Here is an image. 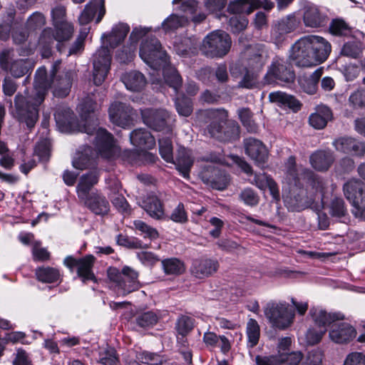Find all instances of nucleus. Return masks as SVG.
Here are the masks:
<instances>
[{
    "mask_svg": "<svg viewBox=\"0 0 365 365\" xmlns=\"http://www.w3.org/2000/svg\"><path fill=\"white\" fill-rule=\"evenodd\" d=\"M50 83L46 78L45 67L38 68L35 73L34 93L29 95L18 93L11 106V114L20 124L25 125L29 130H32L39 118V106L44 101L48 94Z\"/></svg>",
    "mask_w": 365,
    "mask_h": 365,
    "instance_id": "obj_1",
    "label": "nucleus"
},
{
    "mask_svg": "<svg viewBox=\"0 0 365 365\" xmlns=\"http://www.w3.org/2000/svg\"><path fill=\"white\" fill-rule=\"evenodd\" d=\"M331 51V44L324 38L309 35L292 46L290 57L299 67H311L325 61Z\"/></svg>",
    "mask_w": 365,
    "mask_h": 365,
    "instance_id": "obj_2",
    "label": "nucleus"
},
{
    "mask_svg": "<svg viewBox=\"0 0 365 365\" xmlns=\"http://www.w3.org/2000/svg\"><path fill=\"white\" fill-rule=\"evenodd\" d=\"M81 115L83 119L80 125V131L88 135L96 134L95 144L98 153L104 158H109L114 154L113 135L106 129L98 128V123L93 115L97 108L96 103L88 96L79 105Z\"/></svg>",
    "mask_w": 365,
    "mask_h": 365,
    "instance_id": "obj_3",
    "label": "nucleus"
},
{
    "mask_svg": "<svg viewBox=\"0 0 365 365\" xmlns=\"http://www.w3.org/2000/svg\"><path fill=\"white\" fill-rule=\"evenodd\" d=\"M207 115L212 120L207 127L212 138L222 142L232 141L239 138V126L234 122H227L225 110H210L207 112Z\"/></svg>",
    "mask_w": 365,
    "mask_h": 365,
    "instance_id": "obj_4",
    "label": "nucleus"
},
{
    "mask_svg": "<svg viewBox=\"0 0 365 365\" xmlns=\"http://www.w3.org/2000/svg\"><path fill=\"white\" fill-rule=\"evenodd\" d=\"M109 280L115 284L118 294L126 296L138 290L140 283L138 272L133 268L124 266L121 270L110 267L107 270Z\"/></svg>",
    "mask_w": 365,
    "mask_h": 365,
    "instance_id": "obj_5",
    "label": "nucleus"
},
{
    "mask_svg": "<svg viewBox=\"0 0 365 365\" xmlns=\"http://www.w3.org/2000/svg\"><path fill=\"white\" fill-rule=\"evenodd\" d=\"M231 38L228 34L221 30H216L208 34L202 40L200 51L209 58H222L230 50Z\"/></svg>",
    "mask_w": 365,
    "mask_h": 365,
    "instance_id": "obj_6",
    "label": "nucleus"
},
{
    "mask_svg": "<svg viewBox=\"0 0 365 365\" xmlns=\"http://www.w3.org/2000/svg\"><path fill=\"white\" fill-rule=\"evenodd\" d=\"M139 54L142 60L154 72L161 70V66L168 64V56L162 49L161 43L155 37L144 40L140 47Z\"/></svg>",
    "mask_w": 365,
    "mask_h": 365,
    "instance_id": "obj_7",
    "label": "nucleus"
},
{
    "mask_svg": "<svg viewBox=\"0 0 365 365\" xmlns=\"http://www.w3.org/2000/svg\"><path fill=\"white\" fill-rule=\"evenodd\" d=\"M264 313L272 326L279 329L290 326L294 316L286 302H269L266 304Z\"/></svg>",
    "mask_w": 365,
    "mask_h": 365,
    "instance_id": "obj_8",
    "label": "nucleus"
},
{
    "mask_svg": "<svg viewBox=\"0 0 365 365\" xmlns=\"http://www.w3.org/2000/svg\"><path fill=\"white\" fill-rule=\"evenodd\" d=\"M343 190L354 208V215L365 220V184L359 179H351L344 185Z\"/></svg>",
    "mask_w": 365,
    "mask_h": 365,
    "instance_id": "obj_9",
    "label": "nucleus"
},
{
    "mask_svg": "<svg viewBox=\"0 0 365 365\" xmlns=\"http://www.w3.org/2000/svg\"><path fill=\"white\" fill-rule=\"evenodd\" d=\"M287 177L294 181L297 186H300V180L302 179L317 192L322 191L324 183L322 180L312 170L307 168L297 169L296 160L294 156H290L286 163Z\"/></svg>",
    "mask_w": 365,
    "mask_h": 365,
    "instance_id": "obj_10",
    "label": "nucleus"
},
{
    "mask_svg": "<svg viewBox=\"0 0 365 365\" xmlns=\"http://www.w3.org/2000/svg\"><path fill=\"white\" fill-rule=\"evenodd\" d=\"M295 74L292 64L287 60L276 56L264 76V84L269 85L277 81L284 83L293 82Z\"/></svg>",
    "mask_w": 365,
    "mask_h": 365,
    "instance_id": "obj_11",
    "label": "nucleus"
},
{
    "mask_svg": "<svg viewBox=\"0 0 365 365\" xmlns=\"http://www.w3.org/2000/svg\"><path fill=\"white\" fill-rule=\"evenodd\" d=\"M111 53L107 46H101L93 56V78L95 85L100 86L105 81L110 70Z\"/></svg>",
    "mask_w": 365,
    "mask_h": 365,
    "instance_id": "obj_12",
    "label": "nucleus"
},
{
    "mask_svg": "<svg viewBox=\"0 0 365 365\" xmlns=\"http://www.w3.org/2000/svg\"><path fill=\"white\" fill-rule=\"evenodd\" d=\"M143 123L151 129L156 131L170 132L168 120L169 113L163 109L145 108L140 110Z\"/></svg>",
    "mask_w": 365,
    "mask_h": 365,
    "instance_id": "obj_13",
    "label": "nucleus"
},
{
    "mask_svg": "<svg viewBox=\"0 0 365 365\" xmlns=\"http://www.w3.org/2000/svg\"><path fill=\"white\" fill-rule=\"evenodd\" d=\"M59 64L60 61H56L52 66V70L51 71V76L49 78L46 75V78L50 83V87L48 88V91L53 85V96L56 97L64 98L68 95L71 91L73 73L71 71H68L61 76H56L57 67L59 66Z\"/></svg>",
    "mask_w": 365,
    "mask_h": 365,
    "instance_id": "obj_14",
    "label": "nucleus"
},
{
    "mask_svg": "<svg viewBox=\"0 0 365 365\" xmlns=\"http://www.w3.org/2000/svg\"><path fill=\"white\" fill-rule=\"evenodd\" d=\"M243 144L245 153L256 165L263 168L269 158V151L265 145L261 140L254 138H245Z\"/></svg>",
    "mask_w": 365,
    "mask_h": 365,
    "instance_id": "obj_15",
    "label": "nucleus"
},
{
    "mask_svg": "<svg viewBox=\"0 0 365 365\" xmlns=\"http://www.w3.org/2000/svg\"><path fill=\"white\" fill-rule=\"evenodd\" d=\"M302 21L306 27L317 29L326 25L327 18L319 8L309 1H304L300 9Z\"/></svg>",
    "mask_w": 365,
    "mask_h": 365,
    "instance_id": "obj_16",
    "label": "nucleus"
},
{
    "mask_svg": "<svg viewBox=\"0 0 365 365\" xmlns=\"http://www.w3.org/2000/svg\"><path fill=\"white\" fill-rule=\"evenodd\" d=\"M200 178L204 183L219 190H225L230 180L225 170L213 166L205 168L201 172Z\"/></svg>",
    "mask_w": 365,
    "mask_h": 365,
    "instance_id": "obj_17",
    "label": "nucleus"
},
{
    "mask_svg": "<svg viewBox=\"0 0 365 365\" xmlns=\"http://www.w3.org/2000/svg\"><path fill=\"white\" fill-rule=\"evenodd\" d=\"M336 151L351 155L362 157L365 155V144L350 136H341L332 142Z\"/></svg>",
    "mask_w": 365,
    "mask_h": 365,
    "instance_id": "obj_18",
    "label": "nucleus"
},
{
    "mask_svg": "<svg viewBox=\"0 0 365 365\" xmlns=\"http://www.w3.org/2000/svg\"><path fill=\"white\" fill-rule=\"evenodd\" d=\"M132 110L126 103L114 102L108 108L109 119L113 124L125 128L132 123Z\"/></svg>",
    "mask_w": 365,
    "mask_h": 365,
    "instance_id": "obj_19",
    "label": "nucleus"
},
{
    "mask_svg": "<svg viewBox=\"0 0 365 365\" xmlns=\"http://www.w3.org/2000/svg\"><path fill=\"white\" fill-rule=\"evenodd\" d=\"M260 7L269 11L274 7V3L269 0H235L230 3L227 10L234 15L241 13L250 14Z\"/></svg>",
    "mask_w": 365,
    "mask_h": 365,
    "instance_id": "obj_20",
    "label": "nucleus"
},
{
    "mask_svg": "<svg viewBox=\"0 0 365 365\" xmlns=\"http://www.w3.org/2000/svg\"><path fill=\"white\" fill-rule=\"evenodd\" d=\"M80 201L93 214L96 215H106L109 212L110 205L107 199L98 192H92L85 198H80Z\"/></svg>",
    "mask_w": 365,
    "mask_h": 365,
    "instance_id": "obj_21",
    "label": "nucleus"
},
{
    "mask_svg": "<svg viewBox=\"0 0 365 365\" xmlns=\"http://www.w3.org/2000/svg\"><path fill=\"white\" fill-rule=\"evenodd\" d=\"M302 360V354L300 351L282 353L270 357L257 356L256 358L257 365H298Z\"/></svg>",
    "mask_w": 365,
    "mask_h": 365,
    "instance_id": "obj_22",
    "label": "nucleus"
},
{
    "mask_svg": "<svg viewBox=\"0 0 365 365\" xmlns=\"http://www.w3.org/2000/svg\"><path fill=\"white\" fill-rule=\"evenodd\" d=\"M356 334V331L351 325L336 321L331 324L329 331L330 339L337 344L348 343L355 338Z\"/></svg>",
    "mask_w": 365,
    "mask_h": 365,
    "instance_id": "obj_23",
    "label": "nucleus"
},
{
    "mask_svg": "<svg viewBox=\"0 0 365 365\" xmlns=\"http://www.w3.org/2000/svg\"><path fill=\"white\" fill-rule=\"evenodd\" d=\"M98 16L96 23L98 24L106 14L105 1L104 0H91L88 4L83 11L81 12L78 21L81 25H86L93 20L96 14Z\"/></svg>",
    "mask_w": 365,
    "mask_h": 365,
    "instance_id": "obj_24",
    "label": "nucleus"
},
{
    "mask_svg": "<svg viewBox=\"0 0 365 365\" xmlns=\"http://www.w3.org/2000/svg\"><path fill=\"white\" fill-rule=\"evenodd\" d=\"M334 160V154L330 150H316L309 157V162L312 168L320 172L328 170Z\"/></svg>",
    "mask_w": 365,
    "mask_h": 365,
    "instance_id": "obj_25",
    "label": "nucleus"
},
{
    "mask_svg": "<svg viewBox=\"0 0 365 365\" xmlns=\"http://www.w3.org/2000/svg\"><path fill=\"white\" fill-rule=\"evenodd\" d=\"M219 268V263L216 259H200L193 262L191 272L199 279L208 277L215 273Z\"/></svg>",
    "mask_w": 365,
    "mask_h": 365,
    "instance_id": "obj_26",
    "label": "nucleus"
},
{
    "mask_svg": "<svg viewBox=\"0 0 365 365\" xmlns=\"http://www.w3.org/2000/svg\"><path fill=\"white\" fill-rule=\"evenodd\" d=\"M170 163L175 165V168L184 178H190V172L194 163L190 150L185 148H180L178 150L175 159Z\"/></svg>",
    "mask_w": 365,
    "mask_h": 365,
    "instance_id": "obj_27",
    "label": "nucleus"
},
{
    "mask_svg": "<svg viewBox=\"0 0 365 365\" xmlns=\"http://www.w3.org/2000/svg\"><path fill=\"white\" fill-rule=\"evenodd\" d=\"M130 31L128 24L120 23L115 25L110 34H103L101 36L103 44L108 45L111 48H116L125 38Z\"/></svg>",
    "mask_w": 365,
    "mask_h": 365,
    "instance_id": "obj_28",
    "label": "nucleus"
},
{
    "mask_svg": "<svg viewBox=\"0 0 365 365\" xmlns=\"http://www.w3.org/2000/svg\"><path fill=\"white\" fill-rule=\"evenodd\" d=\"M130 140L134 146L140 150H150L155 145L154 137L145 128L135 129L131 132Z\"/></svg>",
    "mask_w": 365,
    "mask_h": 365,
    "instance_id": "obj_29",
    "label": "nucleus"
},
{
    "mask_svg": "<svg viewBox=\"0 0 365 365\" xmlns=\"http://www.w3.org/2000/svg\"><path fill=\"white\" fill-rule=\"evenodd\" d=\"M98 179L99 172L96 170L82 175L76 187L78 199L90 195L92 187L98 183Z\"/></svg>",
    "mask_w": 365,
    "mask_h": 365,
    "instance_id": "obj_30",
    "label": "nucleus"
},
{
    "mask_svg": "<svg viewBox=\"0 0 365 365\" xmlns=\"http://www.w3.org/2000/svg\"><path fill=\"white\" fill-rule=\"evenodd\" d=\"M141 207L153 219L161 220L165 219L163 205L155 195H148L140 205Z\"/></svg>",
    "mask_w": 365,
    "mask_h": 365,
    "instance_id": "obj_31",
    "label": "nucleus"
},
{
    "mask_svg": "<svg viewBox=\"0 0 365 365\" xmlns=\"http://www.w3.org/2000/svg\"><path fill=\"white\" fill-rule=\"evenodd\" d=\"M331 119V110L327 106L321 105L317 108L315 113L310 115L309 123L314 128L320 130L324 128L328 121Z\"/></svg>",
    "mask_w": 365,
    "mask_h": 365,
    "instance_id": "obj_32",
    "label": "nucleus"
},
{
    "mask_svg": "<svg viewBox=\"0 0 365 365\" xmlns=\"http://www.w3.org/2000/svg\"><path fill=\"white\" fill-rule=\"evenodd\" d=\"M310 314L319 329H326L327 326L331 324H333L336 321L342 320L344 317L341 313L331 314L316 308H312L310 309Z\"/></svg>",
    "mask_w": 365,
    "mask_h": 365,
    "instance_id": "obj_33",
    "label": "nucleus"
},
{
    "mask_svg": "<svg viewBox=\"0 0 365 365\" xmlns=\"http://www.w3.org/2000/svg\"><path fill=\"white\" fill-rule=\"evenodd\" d=\"M250 182L256 185L261 190H265L269 188L271 195L274 199L279 197V192L277 183L274 180L266 173H255L253 179Z\"/></svg>",
    "mask_w": 365,
    "mask_h": 365,
    "instance_id": "obj_34",
    "label": "nucleus"
},
{
    "mask_svg": "<svg viewBox=\"0 0 365 365\" xmlns=\"http://www.w3.org/2000/svg\"><path fill=\"white\" fill-rule=\"evenodd\" d=\"M95 258L93 255H86L80 258L77 267V275L80 277L83 283H86L88 280L96 282V277L93 272V267Z\"/></svg>",
    "mask_w": 365,
    "mask_h": 365,
    "instance_id": "obj_35",
    "label": "nucleus"
},
{
    "mask_svg": "<svg viewBox=\"0 0 365 365\" xmlns=\"http://www.w3.org/2000/svg\"><path fill=\"white\" fill-rule=\"evenodd\" d=\"M121 81L128 90L132 91H141L146 84L144 75L137 71H131L121 76Z\"/></svg>",
    "mask_w": 365,
    "mask_h": 365,
    "instance_id": "obj_36",
    "label": "nucleus"
},
{
    "mask_svg": "<svg viewBox=\"0 0 365 365\" xmlns=\"http://www.w3.org/2000/svg\"><path fill=\"white\" fill-rule=\"evenodd\" d=\"M267 58V51L260 46L256 51L250 54L245 69L258 73L262 70Z\"/></svg>",
    "mask_w": 365,
    "mask_h": 365,
    "instance_id": "obj_37",
    "label": "nucleus"
},
{
    "mask_svg": "<svg viewBox=\"0 0 365 365\" xmlns=\"http://www.w3.org/2000/svg\"><path fill=\"white\" fill-rule=\"evenodd\" d=\"M56 35L51 28H46L41 32L38 39V46L43 58H49L52 53V47Z\"/></svg>",
    "mask_w": 365,
    "mask_h": 365,
    "instance_id": "obj_38",
    "label": "nucleus"
},
{
    "mask_svg": "<svg viewBox=\"0 0 365 365\" xmlns=\"http://www.w3.org/2000/svg\"><path fill=\"white\" fill-rule=\"evenodd\" d=\"M163 78L165 83L174 89L175 92L181 88L182 78L175 68L170 66L169 60L168 64L161 66Z\"/></svg>",
    "mask_w": 365,
    "mask_h": 365,
    "instance_id": "obj_39",
    "label": "nucleus"
},
{
    "mask_svg": "<svg viewBox=\"0 0 365 365\" xmlns=\"http://www.w3.org/2000/svg\"><path fill=\"white\" fill-rule=\"evenodd\" d=\"M269 100L279 106H288L290 108L298 110L301 103L293 96L288 95L282 91L272 92L269 94Z\"/></svg>",
    "mask_w": 365,
    "mask_h": 365,
    "instance_id": "obj_40",
    "label": "nucleus"
},
{
    "mask_svg": "<svg viewBox=\"0 0 365 365\" xmlns=\"http://www.w3.org/2000/svg\"><path fill=\"white\" fill-rule=\"evenodd\" d=\"M164 273L167 275H180L185 271V263L178 258L170 257L161 261Z\"/></svg>",
    "mask_w": 365,
    "mask_h": 365,
    "instance_id": "obj_41",
    "label": "nucleus"
},
{
    "mask_svg": "<svg viewBox=\"0 0 365 365\" xmlns=\"http://www.w3.org/2000/svg\"><path fill=\"white\" fill-rule=\"evenodd\" d=\"M55 27L56 41L58 42L57 49L61 53L65 52L63 49V46L61 44L63 41H67L71 39L73 34V27L69 23L61 24Z\"/></svg>",
    "mask_w": 365,
    "mask_h": 365,
    "instance_id": "obj_42",
    "label": "nucleus"
},
{
    "mask_svg": "<svg viewBox=\"0 0 365 365\" xmlns=\"http://www.w3.org/2000/svg\"><path fill=\"white\" fill-rule=\"evenodd\" d=\"M73 117V111L67 107H59L54 113L56 124L62 131H66L71 128Z\"/></svg>",
    "mask_w": 365,
    "mask_h": 365,
    "instance_id": "obj_43",
    "label": "nucleus"
},
{
    "mask_svg": "<svg viewBox=\"0 0 365 365\" xmlns=\"http://www.w3.org/2000/svg\"><path fill=\"white\" fill-rule=\"evenodd\" d=\"M195 327V319L187 315H180L176 320L175 329L181 339L184 340Z\"/></svg>",
    "mask_w": 365,
    "mask_h": 365,
    "instance_id": "obj_44",
    "label": "nucleus"
},
{
    "mask_svg": "<svg viewBox=\"0 0 365 365\" xmlns=\"http://www.w3.org/2000/svg\"><path fill=\"white\" fill-rule=\"evenodd\" d=\"M284 202L288 209L292 211H300L307 207L304 190H300L297 194L294 192L292 193L290 196L285 198Z\"/></svg>",
    "mask_w": 365,
    "mask_h": 365,
    "instance_id": "obj_45",
    "label": "nucleus"
},
{
    "mask_svg": "<svg viewBox=\"0 0 365 365\" xmlns=\"http://www.w3.org/2000/svg\"><path fill=\"white\" fill-rule=\"evenodd\" d=\"M36 275L39 281L44 283H53L57 282L61 277L58 269L50 267H43L37 269Z\"/></svg>",
    "mask_w": 365,
    "mask_h": 365,
    "instance_id": "obj_46",
    "label": "nucleus"
},
{
    "mask_svg": "<svg viewBox=\"0 0 365 365\" xmlns=\"http://www.w3.org/2000/svg\"><path fill=\"white\" fill-rule=\"evenodd\" d=\"M188 20L185 16L171 14L162 23V28L165 31H175L186 25Z\"/></svg>",
    "mask_w": 365,
    "mask_h": 365,
    "instance_id": "obj_47",
    "label": "nucleus"
},
{
    "mask_svg": "<svg viewBox=\"0 0 365 365\" xmlns=\"http://www.w3.org/2000/svg\"><path fill=\"white\" fill-rule=\"evenodd\" d=\"M246 332L250 346L254 347L257 344L260 336L259 326L255 319H250L248 320Z\"/></svg>",
    "mask_w": 365,
    "mask_h": 365,
    "instance_id": "obj_48",
    "label": "nucleus"
},
{
    "mask_svg": "<svg viewBox=\"0 0 365 365\" xmlns=\"http://www.w3.org/2000/svg\"><path fill=\"white\" fill-rule=\"evenodd\" d=\"M148 32V29L146 28H135L132 31L129 41L130 45L126 50V56L128 58L132 57L134 52L137 48V43L140 38L144 36Z\"/></svg>",
    "mask_w": 365,
    "mask_h": 365,
    "instance_id": "obj_49",
    "label": "nucleus"
},
{
    "mask_svg": "<svg viewBox=\"0 0 365 365\" xmlns=\"http://www.w3.org/2000/svg\"><path fill=\"white\" fill-rule=\"evenodd\" d=\"M158 321V315L152 311L140 313L135 317V322L137 325L142 328L153 327L157 324Z\"/></svg>",
    "mask_w": 365,
    "mask_h": 365,
    "instance_id": "obj_50",
    "label": "nucleus"
},
{
    "mask_svg": "<svg viewBox=\"0 0 365 365\" xmlns=\"http://www.w3.org/2000/svg\"><path fill=\"white\" fill-rule=\"evenodd\" d=\"M174 48L178 55L186 56L195 49V43L191 38L185 37L175 41Z\"/></svg>",
    "mask_w": 365,
    "mask_h": 365,
    "instance_id": "obj_51",
    "label": "nucleus"
},
{
    "mask_svg": "<svg viewBox=\"0 0 365 365\" xmlns=\"http://www.w3.org/2000/svg\"><path fill=\"white\" fill-rule=\"evenodd\" d=\"M323 68L320 67L315 70L305 81V83L303 85V87L306 93L309 94H314L316 93L317 89V84L323 74Z\"/></svg>",
    "mask_w": 365,
    "mask_h": 365,
    "instance_id": "obj_52",
    "label": "nucleus"
},
{
    "mask_svg": "<svg viewBox=\"0 0 365 365\" xmlns=\"http://www.w3.org/2000/svg\"><path fill=\"white\" fill-rule=\"evenodd\" d=\"M99 361L103 365H117L119 360L113 347L107 346L99 353Z\"/></svg>",
    "mask_w": 365,
    "mask_h": 365,
    "instance_id": "obj_53",
    "label": "nucleus"
},
{
    "mask_svg": "<svg viewBox=\"0 0 365 365\" xmlns=\"http://www.w3.org/2000/svg\"><path fill=\"white\" fill-rule=\"evenodd\" d=\"M175 108L179 115L187 117L192 112V100L182 95L175 99Z\"/></svg>",
    "mask_w": 365,
    "mask_h": 365,
    "instance_id": "obj_54",
    "label": "nucleus"
},
{
    "mask_svg": "<svg viewBox=\"0 0 365 365\" xmlns=\"http://www.w3.org/2000/svg\"><path fill=\"white\" fill-rule=\"evenodd\" d=\"M159 152L161 157L168 163L173 161V145L171 140L168 138H162L158 140Z\"/></svg>",
    "mask_w": 365,
    "mask_h": 365,
    "instance_id": "obj_55",
    "label": "nucleus"
},
{
    "mask_svg": "<svg viewBox=\"0 0 365 365\" xmlns=\"http://www.w3.org/2000/svg\"><path fill=\"white\" fill-rule=\"evenodd\" d=\"M362 52L361 44L356 41H349L344 44L341 54L352 58H357Z\"/></svg>",
    "mask_w": 365,
    "mask_h": 365,
    "instance_id": "obj_56",
    "label": "nucleus"
},
{
    "mask_svg": "<svg viewBox=\"0 0 365 365\" xmlns=\"http://www.w3.org/2000/svg\"><path fill=\"white\" fill-rule=\"evenodd\" d=\"M329 31L334 36H346L350 33V27L343 19H336L330 23Z\"/></svg>",
    "mask_w": 365,
    "mask_h": 365,
    "instance_id": "obj_57",
    "label": "nucleus"
},
{
    "mask_svg": "<svg viewBox=\"0 0 365 365\" xmlns=\"http://www.w3.org/2000/svg\"><path fill=\"white\" fill-rule=\"evenodd\" d=\"M239 198L246 205L255 207L259 202V197L257 193L250 187L243 189L239 195Z\"/></svg>",
    "mask_w": 365,
    "mask_h": 365,
    "instance_id": "obj_58",
    "label": "nucleus"
},
{
    "mask_svg": "<svg viewBox=\"0 0 365 365\" xmlns=\"http://www.w3.org/2000/svg\"><path fill=\"white\" fill-rule=\"evenodd\" d=\"M349 105L354 109L365 108V88H358L349 97Z\"/></svg>",
    "mask_w": 365,
    "mask_h": 365,
    "instance_id": "obj_59",
    "label": "nucleus"
},
{
    "mask_svg": "<svg viewBox=\"0 0 365 365\" xmlns=\"http://www.w3.org/2000/svg\"><path fill=\"white\" fill-rule=\"evenodd\" d=\"M91 152V148H88L84 150V153L78 154V157L73 160V166L78 170H84L91 165L93 158L88 156V153Z\"/></svg>",
    "mask_w": 365,
    "mask_h": 365,
    "instance_id": "obj_60",
    "label": "nucleus"
},
{
    "mask_svg": "<svg viewBox=\"0 0 365 365\" xmlns=\"http://www.w3.org/2000/svg\"><path fill=\"white\" fill-rule=\"evenodd\" d=\"M135 228L144 235V237L154 240L158 237L159 234L156 229L149 226L142 220H135L133 222Z\"/></svg>",
    "mask_w": 365,
    "mask_h": 365,
    "instance_id": "obj_61",
    "label": "nucleus"
},
{
    "mask_svg": "<svg viewBox=\"0 0 365 365\" xmlns=\"http://www.w3.org/2000/svg\"><path fill=\"white\" fill-rule=\"evenodd\" d=\"M51 153V143L47 139L39 141L35 148V153L41 161H48Z\"/></svg>",
    "mask_w": 365,
    "mask_h": 365,
    "instance_id": "obj_62",
    "label": "nucleus"
},
{
    "mask_svg": "<svg viewBox=\"0 0 365 365\" xmlns=\"http://www.w3.org/2000/svg\"><path fill=\"white\" fill-rule=\"evenodd\" d=\"M239 116L248 132L256 133L257 131V125L252 120V113L250 110L245 108L240 110Z\"/></svg>",
    "mask_w": 365,
    "mask_h": 365,
    "instance_id": "obj_63",
    "label": "nucleus"
},
{
    "mask_svg": "<svg viewBox=\"0 0 365 365\" xmlns=\"http://www.w3.org/2000/svg\"><path fill=\"white\" fill-rule=\"evenodd\" d=\"M323 352L315 349L308 352L301 365H322Z\"/></svg>",
    "mask_w": 365,
    "mask_h": 365,
    "instance_id": "obj_64",
    "label": "nucleus"
}]
</instances>
